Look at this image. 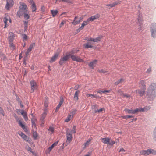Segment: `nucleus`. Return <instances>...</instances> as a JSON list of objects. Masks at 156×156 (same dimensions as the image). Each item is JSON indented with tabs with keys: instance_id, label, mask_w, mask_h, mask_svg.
<instances>
[{
	"instance_id": "1",
	"label": "nucleus",
	"mask_w": 156,
	"mask_h": 156,
	"mask_svg": "<svg viewBox=\"0 0 156 156\" xmlns=\"http://www.w3.org/2000/svg\"><path fill=\"white\" fill-rule=\"evenodd\" d=\"M146 98L148 101H153L156 97V83H152L147 89Z\"/></svg>"
},
{
	"instance_id": "2",
	"label": "nucleus",
	"mask_w": 156,
	"mask_h": 156,
	"mask_svg": "<svg viewBox=\"0 0 156 156\" xmlns=\"http://www.w3.org/2000/svg\"><path fill=\"white\" fill-rule=\"evenodd\" d=\"M19 8L20 9L17 12V15L20 17L23 15V13L27 12V7L25 4L21 2Z\"/></svg>"
},
{
	"instance_id": "3",
	"label": "nucleus",
	"mask_w": 156,
	"mask_h": 156,
	"mask_svg": "<svg viewBox=\"0 0 156 156\" xmlns=\"http://www.w3.org/2000/svg\"><path fill=\"white\" fill-rule=\"evenodd\" d=\"M145 108H139L134 110H133L132 109H129L127 108H125L124 111L126 113L129 114H134L137 113L138 112H143Z\"/></svg>"
},
{
	"instance_id": "4",
	"label": "nucleus",
	"mask_w": 156,
	"mask_h": 156,
	"mask_svg": "<svg viewBox=\"0 0 156 156\" xmlns=\"http://www.w3.org/2000/svg\"><path fill=\"white\" fill-rule=\"evenodd\" d=\"M151 31L152 36L153 38L156 37V24L155 23L152 24L150 27Z\"/></svg>"
},
{
	"instance_id": "5",
	"label": "nucleus",
	"mask_w": 156,
	"mask_h": 156,
	"mask_svg": "<svg viewBox=\"0 0 156 156\" xmlns=\"http://www.w3.org/2000/svg\"><path fill=\"white\" fill-rule=\"evenodd\" d=\"M69 57H70L73 61H76L78 62H83V60L79 56L74 55V54L69 53Z\"/></svg>"
},
{
	"instance_id": "6",
	"label": "nucleus",
	"mask_w": 156,
	"mask_h": 156,
	"mask_svg": "<svg viewBox=\"0 0 156 156\" xmlns=\"http://www.w3.org/2000/svg\"><path fill=\"white\" fill-rule=\"evenodd\" d=\"M14 4V2L13 0H6V4L5 6V8L7 9L12 7Z\"/></svg>"
},
{
	"instance_id": "7",
	"label": "nucleus",
	"mask_w": 156,
	"mask_h": 156,
	"mask_svg": "<svg viewBox=\"0 0 156 156\" xmlns=\"http://www.w3.org/2000/svg\"><path fill=\"white\" fill-rule=\"evenodd\" d=\"M47 112L46 111H44L42 115L41 116V117L40 122L41 123L42 126H44V119L47 115Z\"/></svg>"
},
{
	"instance_id": "8",
	"label": "nucleus",
	"mask_w": 156,
	"mask_h": 156,
	"mask_svg": "<svg viewBox=\"0 0 156 156\" xmlns=\"http://www.w3.org/2000/svg\"><path fill=\"white\" fill-rule=\"evenodd\" d=\"M69 57V55H66L63 58H61L59 61V63L61 65H62L65 63L64 62L67 61L68 60Z\"/></svg>"
},
{
	"instance_id": "9",
	"label": "nucleus",
	"mask_w": 156,
	"mask_h": 156,
	"mask_svg": "<svg viewBox=\"0 0 156 156\" xmlns=\"http://www.w3.org/2000/svg\"><path fill=\"white\" fill-rule=\"evenodd\" d=\"M100 15L99 14H97L95 15L92 16L91 17L89 18L87 20V21L89 23L90 21H93L94 20L99 18Z\"/></svg>"
},
{
	"instance_id": "10",
	"label": "nucleus",
	"mask_w": 156,
	"mask_h": 156,
	"mask_svg": "<svg viewBox=\"0 0 156 156\" xmlns=\"http://www.w3.org/2000/svg\"><path fill=\"white\" fill-rule=\"evenodd\" d=\"M66 133L67 136L66 141H67L68 144H69L72 140L73 137L72 134L67 131L66 132Z\"/></svg>"
},
{
	"instance_id": "11",
	"label": "nucleus",
	"mask_w": 156,
	"mask_h": 156,
	"mask_svg": "<svg viewBox=\"0 0 156 156\" xmlns=\"http://www.w3.org/2000/svg\"><path fill=\"white\" fill-rule=\"evenodd\" d=\"M31 85V90L32 92H34V89L37 87V85L36 82L34 80L31 81L30 82Z\"/></svg>"
},
{
	"instance_id": "12",
	"label": "nucleus",
	"mask_w": 156,
	"mask_h": 156,
	"mask_svg": "<svg viewBox=\"0 0 156 156\" xmlns=\"http://www.w3.org/2000/svg\"><path fill=\"white\" fill-rule=\"evenodd\" d=\"M139 86L140 88L143 90L146 89V83L144 80H141L139 82Z\"/></svg>"
},
{
	"instance_id": "13",
	"label": "nucleus",
	"mask_w": 156,
	"mask_h": 156,
	"mask_svg": "<svg viewBox=\"0 0 156 156\" xmlns=\"http://www.w3.org/2000/svg\"><path fill=\"white\" fill-rule=\"evenodd\" d=\"M58 141H57L53 144L51 145L50 147L49 148H48V149L46 151V153L47 154H48L50 153V152L51 151L52 149L53 148V147L55 146H56L58 143Z\"/></svg>"
},
{
	"instance_id": "14",
	"label": "nucleus",
	"mask_w": 156,
	"mask_h": 156,
	"mask_svg": "<svg viewBox=\"0 0 156 156\" xmlns=\"http://www.w3.org/2000/svg\"><path fill=\"white\" fill-rule=\"evenodd\" d=\"M142 17L141 14L140 13V12L139 11L138 13V18H137V21H138V22H139L140 24V25H139L140 28H141L142 27Z\"/></svg>"
},
{
	"instance_id": "15",
	"label": "nucleus",
	"mask_w": 156,
	"mask_h": 156,
	"mask_svg": "<svg viewBox=\"0 0 156 156\" xmlns=\"http://www.w3.org/2000/svg\"><path fill=\"white\" fill-rule=\"evenodd\" d=\"M121 1H118L115 2H114L112 4H107L106 6L107 7H110V8H112L115 6L116 5L120 4L121 3Z\"/></svg>"
},
{
	"instance_id": "16",
	"label": "nucleus",
	"mask_w": 156,
	"mask_h": 156,
	"mask_svg": "<svg viewBox=\"0 0 156 156\" xmlns=\"http://www.w3.org/2000/svg\"><path fill=\"white\" fill-rule=\"evenodd\" d=\"M151 153V149H148L147 150H143L140 151V154H143L145 155H148Z\"/></svg>"
},
{
	"instance_id": "17",
	"label": "nucleus",
	"mask_w": 156,
	"mask_h": 156,
	"mask_svg": "<svg viewBox=\"0 0 156 156\" xmlns=\"http://www.w3.org/2000/svg\"><path fill=\"white\" fill-rule=\"evenodd\" d=\"M14 34L12 32H10L9 34L8 39L9 42H13V40L14 39Z\"/></svg>"
},
{
	"instance_id": "18",
	"label": "nucleus",
	"mask_w": 156,
	"mask_h": 156,
	"mask_svg": "<svg viewBox=\"0 0 156 156\" xmlns=\"http://www.w3.org/2000/svg\"><path fill=\"white\" fill-rule=\"evenodd\" d=\"M64 100L62 97L60 99V102L59 103L58 105L57 106L55 110V112H57L58 111L60 108V107L61 105L63 103Z\"/></svg>"
},
{
	"instance_id": "19",
	"label": "nucleus",
	"mask_w": 156,
	"mask_h": 156,
	"mask_svg": "<svg viewBox=\"0 0 156 156\" xmlns=\"http://www.w3.org/2000/svg\"><path fill=\"white\" fill-rule=\"evenodd\" d=\"M101 141L105 144H108L110 143V139L106 137L102 138Z\"/></svg>"
},
{
	"instance_id": "20",
	"label": "nucleus",
	"mask_w": 156,
	"mask_h": 156,
	"mask_svg": "<svg viewBox=\"0 0 156 156\" xmlns=\"http://www.w3.org/2000/svg\"><path fill=\"white\" fill-rule=\"evenodd\" d=\"M59 55V53L58 52L55 53L54 55L51 58V60L50 61L51 62H55L56 58L58 57Z\"/></svg>"
},
{
	"instance_id": "21",
	"label": "nucleus",
	"mask_w": 156,
	"mask_h": 156,
	"mask_svg": "<svg viewBox=\"0 0 156 156\" xmlns=\"http://www.w3.org/2000/svg\"><path fill=\"white\" fill-rule=\"evenodd\" d=\"M102 38V36H101L95 38H92V41L95 42H98L100 41Z\"/></svg>"
},
{
	"instance_id": "22",
	"label": "nucleus",
	"mask_w": 156,
	"mask_h": 156,
	"mask_svg": "<svg viewBox=\"0 0 156 156\" xmlns=\"http://www.w3.org/2000/svg\"><path fill=\"white\" fill-rule=\"evenodd\" d=\"M145 90H141L139 89H138L136 90V92L137 94H138L140 95V96L141 97L143 96L145 92Z\"/></svg>"
},
{
	"instance_id": "23",
	"label": "nucleus",
	"mask_w": 156,
	"mask_h": 156,
	"mask_svg": "<svg viewBox=\"0 0 156 156\" xmlns=\"http://www.w3.org/2000/svg\"><path fill=\"white\" fill-rule=\"evenodd\" d=\"M83 19V18L80 17V20L78 21H75V20H73V21L71 22V23L72 24L76 25L78 24Z\"/></svg>"
},
{
	"instance_id": "24",
	"label": "nucleus",
	"mask_w": 156,
	"mask_h": 156,
	"mask_svg": "<svg viewBox=\"0 0 156 156\" xmlns=\"http://www.w3.org/2000/svg\"><path fill=\"white\" fill-rule=\"evenodd\" d=\"M80 92L79 90L76 91L74 94V100L77 101L78 100V94Z\"/></svg>"
},
{
	"instance_id": "25",
	"label": "nucleus",
	"mask_w": 156,
	"mask_h": 156,
	"mask_svg": "<svg viewBox=\"0 0 156 156\" xmlns=\"http://www.w3.org/2000/svg\"><path fill=\"white\" fill-rule=\"evenodd\" d=\"M90 43V42H87V44H83V47L85 48H92L93 47V46L91 45H90L89 44Z\"/></svg>"
},
{
	"instance_id": "26",
	"label": "nucleus",
	"mask_w": 156,
	"mask_h": 156,
	"mask_svg": "<svg viewBox=\"0 0 156 156\" xmlns=\"http://www.w3.org/2000/svg\"><path fill=\"white\" fill-rule=\"evenodd\" d=\"M86 96L87 97H93V98H100V97L99 96L97 95L96 94L94 95V94H87Z\"/></svg>"
},
{
	"instance_id": "27",
	"label": "nucleus",
	"mask_w": 156,
	"mask_h": 156,
	"mask_svg": "<svg viewBox=\"0 0 156 156\" xmlns=\"http://www.w3.org/2000/svg\"><path fill=\"white\" fill-rule=\"evenodd\" d=\"M32 2L33 3L31 5V9L32 12L35 11L36 10V6L35 4L33 2V1L32 0Z\"/></svg>"
},
{
	"instance_id": "28",
	"label": "nucleus",
	"mask_w": 156,
	"mask_h": 156,
	"mask_svg": "<svg viewBox=\"0 0 156 156\" xmlns=\"http://www.w3.org/2000/svg\"><path fill=\"white\" fill-rule=\"evenodd\" d=\"M51 13L52 14L53 17H55L57 15L58 12L57 10H51Z\"/></svg>"
},
{
	"instance_id": "29",
	"label": "nucleus",
	"mask_w": 156,
	"mask_h": 156,
	"mask_svg": "<svg viewBox=\"0 0 156 156\" xmlns=\"http://www.w3.org/2000/svg\"><path fill=\"white\" fill-rule=\"evenodd\" d=\"M124 81V79L121 78L119 80H118L117 81L115 82L114 83V84L115 85H117L120 83H121L122 82Z\"/></svg>"
},
{
	"instance_id": "30",
	"label": "nucleus",
	"mask_w": 156,
	"mask_h": 156,
	"mask_svg": "<svg viewBox=\"0 0 156 156\" xmlns=\"http://www.w3.org/2000/svg\"><path fill=\"white\" fill-rule=\"evenodd\" d=\"M25 140L26 142H28L29 143H31V140L30 138L28 137L27 135H26V137L23 139Z\"/></svg>"
},
{
	"instance_id": "31",
	"label": "nucleus",
	"mask_w": 156,
	"mask_h": 156,
	"mask_svg": "<svg viewBox=\"0 0 156 156\" xmlns=\"http://www.w3.org/2000/svg\"><path fill=\"white\" fill-rule=\"evenodd\" d=\"M76 109H73L72 110V111L69 113V115L73 117L76 113Z\"/></svg>"
},
{
	"instance_id": "32",
	"label": "nucleus",
	"mask_w": 156,
	"mask_h": 156,
	"mask_svg": "<svg viewBox=\"0 0 156 156\" xmlns=\"http://www.w3.org/2000/svg\"><path fill=\"white\" fill-rule=\"evenodd\" d=\"M153 137L154 140L156 141V127L154 129V131L153 132Z\"/></svg>"
},
{
	"instance_id": "33",
	"label": "nucleus",
	"mask_w": 156,
	"mask_h": 156,
	"mask_svg": "<svg viewBox=\"0 0 156 156\" xmlns=\"http://www.w3.org/2000/svg\"><path fill=\"white\" fill-rule=\"evenodd\" d=\"M90 140L89 139L86 142L84 143V145L83 147V148L84 149H85L86 148V147L89 145V142H90Z\"/></svg>"
},
{
	"instance_id": "34",
	"label": "nucleus",
	"mask_w": 156,
	"mask_h": 156,
	"mask_svg": "<svg viewBox=\"0 0 156 156\" xmlns=\"http://www.w3.org/2000/svg\"><path fill=\"white\" fill-rule=\"evenodd\" d=\"M37 132L35 131H33V137L34 139L36 140L37 136Z\"/></svg>"
},
{
	"instance_id": "35",
	"label": "nucleus",
	"mask_w": 156,
	"mask_h": 156,
	"mask_svg": "<svg viewBox=\"0 0 156 156\" xmlns=\"http://www.w3.org/2000/svg\"><path fill=\"white\" fill-rule=\"evenodd\" d=\"M27 12H26L23 13L24 14V17L26 19V20H28L30 18L29 15L27 13Z\"/></svg>"
},
{
	"instance_id": "36",
	"label": "nucleus",
	"mask_w": 156,
	"mask_h": 156,
	"mask_svg": "<svg viewBox=\"0 0 156 156\" xmlns=\"http://www.w3.org/2000/svg\"><path fill=\"white\" fill-rule=\"evenodd\" d=\"M122 118L123 119H126L127 118H131L133 117V116L132 115H126L124 116H121Z\"/></svg>"
},
{
	"instance_id": "37",
	"label": "nucleus",
	"mask_w": 156,
	"mask_h": 156,
	"mask_svg": "<svg viewBox=\"0 0 156 156\" xmlns=\"http://www.w3.org/2000/svg\"><path fill=\"white\" fill-rule=\"evenodd\" d=\"M22 38H23V41H26L28 37L26 34H24L22 35Z\"/></svg>"
},
{
	"instance_id": "38",
	"label": "nucleus",
	"mask_w": 156,
	"mask_h": 156,
	"mask_svg": "<svg viewBox=\"0 0 156 156\" xmlns=\"http://www.w3.org/2000/svg\"><path fill=\"white\" fill-rule=\"evenodd\" d=\"M30 115L32 117L31 118V122H35V121H36L37 120L36 119L34 116L33 114L31 113V114H30Z\"/></svg>"
},
{
	"instance_id": "39",
	"label": "nucleus",
	"mask_w": 156,
	"mask_h": 156,
	"mask_svg": "<svg viewBox=\"0 0 156 156\" xmlns=\"http://www.w3.org/2000/svg\"><path fill=\"white\" fill-rule=\"evenodd\" d=\"M79 51V50L73 49L71 50L70 53L74 54L77 53Z\"/></svg>"
},
{
	"instance_id": "40",
	"label": "nucleus",
	"mask_w": 156,
	"mask_h": 156,
	"mask_svg": "<svg viewBox=\"0 0 156 156\" xmlns=\"http://www.w3.org/2000/svg\"><path fill=\"white\" fill-rule=\"evenodd\" d=\"M20 135L21 137L23 139L25 137H26V135L25 134L23 133V132H19L18 133Z\"/></svg>"
},
{
	"instance_id": "41",
	"label": "nucleus",
	"mask_w": 156,
	"mask_h": 156,
	"mask_svg": "<svg viewBox=\"0 0 156 156\" xmlns=\"http://www.w3.org/2000/svg\"><path fill=\"white\" fill-rule=\"evenodd\" d=\"M71 116L69 115L67 118L65 120V122H69L71 120Z\"/></svg>"
},
{
	"instance_id": "42",
	"label": "nucleus",
	"mask_w": 156,
	"mask_h": 156,
	"mask_svg": "<svg viewBox=\"0 0 156 156\" xmlns=\"http://www.w3.org/2000/svg\"><path fill=\"white\" fill-rule=\"evenodd\" d=\"M48 130L50 131L51 132V133H52L54 131V128L52 127H50L48 129Z\"/></svg>"
},
{
	"instance_id": "43",
	"label": "nucleus",
	"mask_w": 156,
	"mask_h": 156,
	"mask_svg": "<svg viewBox=\"0 0 156 156\" xmlns=\"http://www.w3.org/2000/svg\"><path fill=\"white\" fill-rule=\"evenodd\" d=\"M0 114H2L3 116H4V115H5L4 111L3 110L2 108L1 107H0Z\"/></svg>"
},
{
	"instance_id": "44",
	"label": "nucleus",
	"mask_w": 156,
	"mask_h": 156,
	"mask_svg": "<svg viewBox=\"0 0 156 156\" xmlns=\"http://www.w3.org/2000/svg\"><path fill=\"white\" fill-rule=\"evenodd\" d=\"M104 109L103 108H101L100 109L98 110H96L95 109L94 110V112H95V113L98 112V113H100L101 111H103Z\"/></svg>"
},
{
	"instance_id": "45",
	"label": "nucleus",
	"mask_w": 156,
	"mask_h": 156,
	"mask_svg": "<svg viewBox=\"0 0 156 156\" xmlns=\"http://www.w3.org/2000/svg\"><path fill=\"white\" fill-rule=\"evenodd\" d=\"M45 8L44 6H42L41 8V11L42 12H44L45 11Z\"/></svg>"
},
{
	"instance_id": "46",
	"label": "nucleus",
	"mask_w": 156,
	"mask_h": 156,
	"mask_svg": "<svg viewBox=\"0 0 156 156\" xmlns=\"http://www.w3.org/2000/svg\"><path fill=\"white\" fill-rule=\"evenodd\" d=\"M35 45V43H33L31 44L28 48L32 50V49L34 47Z\"/></svg>"
},
{
	"instance_id": "47",
	"label": "nucleus",
	"mask_w": 156,
	"mask_h": 156,
	"mask_svg": "<svg viewBox=\"0 0 156 156\" xmlns=\"http://www.w3.org/2000/svg\"><path fill=\"white\" fill-rule=\"evenodd\" d=\"M89 66L90 67H91L92 68V69H94V64L93 63V62H90L89 64Z\"/></svg>"
},
{
	"instance_id": "48",
	"label": "nucleus",
	"mask_w": 156,
	"mask_h": 156,
	"mask_svg": "<svg viewBox=\"0 0 156 156\" xmlns=\"http://www.w3.org/2000/svg\"><path fill=\"white\" fill-rule=\"evenodd\" d=\"M26 148L27 150L29 151L30 152L32 151V150L31 148L28 145L26 146Z\"/></svg>"
},
{
	"instance_id": "49",
	"label": "nucleus",
	"mask_w": 156,
	"mask_h": 156,
	"mask_svg": "<svg viewBox=\"0 0 156 156\" xmlns=\"http://www.w3.org/2000/svg\"><path fill=\"white\" fill-rule=\"evenodd\" d=\"M16 100L18 101L19 104L22 102V101L20 100V98L18 96L17 94H16Z\"/></svg>"
},
{
	"instance_id": "50",
	"label": "nucleus",
	"mask_w": 156,
	"mask_h": 156,
	"mask_svg": "<svg viewBox=\"0 0 156 156\" xmlns=\"http://www.w3.org/2000/svg\"><path fill=\"white\" fill-rule=\"evenodd\" d=\"M151 154L153 155L156 154V151L154 150L153 149H151Z\"/></svg>"
},
{
	"instance_id": "51",
	"label": "nucleus",
	"mask_w": 156,
	"mask_h": 156,
	"mask_svg": "<svg viewBox=\"0 0 156 156\" xmlns=\"http://www.w3.org/2000/svg\"><path fill=\"white\" fill-rule=\"evenodd\" d=\"M88 23V22L87 20L86 21H83V23H82V25L84 27V26L86 25H87Z\"/></svg>"
},
{
	"instance_id": "52",
	"label": "nucleus",
	"mask_w": 156,
	"mask_h": 156,
	"mask_svg": "<svg viewBox=\"0 0 156 156\" xmlns=\"http://www.w3.org/2000/svg\"><path fill=\"white\" fill-rule=\"evenodd\" d=\"M85 40L87 41H92V38L89 37H86L85 38Z\"/></svg>"
},
{
	"instance_id": "53",
	"label": "nucleus",
	"mask_w": 156,
	"mask_h": 156,
	"mask_svg": "<svg viewBox=\"0 0 156 156\" xmlns=\"http://www.w3.org/2000/svg\"><path fill=\"white\" fill-rule=\"evenodd\" d=\"M31 51V49H29V48H28L27 51L26 52V53H25L26 55L27 56H28L29 54V53L30 51Z\"/></svg>"
},
{
	"instance_id": "54",
	"label": "nucleus",
	"mask_w": 156,
	"mask_h": 156,
	"mask_svg": "<svg viewBox=\"0 0 156 156\" xmlns=\"http://www.w3.org/2000/svg\"><path fill=\"white\" fill-rule=\"evenodd\" d=\"M21 114L23 116V117L27 115L26 113L23 110H22L21 112Z\"/></svg>"
},
{
	"instance_id": "55",
	"label": "nucleus",
	"mask_w": 156,
	"mask_h": 156,
	"mask_svg": "<svg viewBox=\"0 0 156 156\" xmlns=\"http://www.w3.org/2000/svg\"><path fill=\"white\" fill-rule=\"evenodd\" d=\"M71 132L73 133H76V126H73L72 130L71 131Z\"/></svg>"
},
{
	"instance_id": "56",
	"label": "nucleus",
	"mask_w": 156,
	"mask_h": 156,
	"mask_svg": "<svg viewBox=\"0 0 156 156\" xmlns=\"http://www.w3.org/2000/svg\"><path fill=\"white\" fill-rule=\"evenodd\" d=\"M62 2H66L67 3H71V2L70 0H62Z\"/></svg>"
},
{
	"instance_id": "57",
	"label": "nucleus",
	"mask_w": 156,
	"mask_h": 156,
	"mask_svg": "<svg viewBox=\"0 0 156 156\" xmlns=\"http://www.w3.org/2000/svg\"><path fill=\"white\" fill-rule=\"evenodd\" d=\"M115 141H112L111 140V141H110V143L108 144L109 145H113L114 144H115Z\"/></svg>"
},
{
	"instance_id": "58",
	"label": "nucleus",
	"mask_w": 156,
	"mask_h": 156,
	"mask_svg": "<svg viewBox=\"0 0 156 156\" xmlns=\"http://www.w3.org/2000/svg\"><path fill=\"white\" fill-rule=\"evenodd\" d=\"M25 131L27 130L26 128L25 127V126L23 124L21 126H20Z\"/></svg>"
},
{
	"instance_id": "59",
	"label": "nucleus",
	"mask_w": 156,
	"mask_h": 156,
	"mask_svg": "<svg viewBox=\"0 0 156 156\" xmlns=\"http://www.w3.org/2000/svg\"><path fill=\"white\" fill-rule=\"evenodd\" d=\"M12 42H9V44L10 45V46L13 48H14L15 47V46L13 45Z\"/></svg>"
},
{
	"instance_id": "60",
	"label": "nucleus",
	"mask_w": 156,
	"mask_h": 156,
	"mask_svg": "<svg viewBox=\"0 0 156 156\" xmlns=\"http://www.w3.org/2000/svg\"><path fill=\"white\" fill-rule=\"evenodd\" d=\"M31 123L32 124V126H34V127H36V125L35 122H31Z\"/></svg>"
},
{
	"instance_id": "61",
	"label": "nucleus",
	"mask_w": 156,
	"mask_h": 156,
	"mask_svg": "<svg viewBox=\"0 0 156 156\" xmlns=\"http://www.w3.org/2000/svg\"><path fill=\"white\" fill-rule=\"evenodd\" d=\"M98 72L100 73H105L106 72V71H104L103 69L99 70Z\"/></svg>"
},
{
	"instance_id": "62",
	"label": "nucleus",
	"mask_w": 156,
	"mask_h": 156,
	"mask_svg": "<svg viewBox=\"0 0 156 156\" xmlns=\"http://www.w3.org/2000/svg\"><path fill=\"white\" fill-rule=\"evenodd\" d=\"M97 105H93V106H92V108L93 109H96L97 108Z\"/></svg>"
},
{
	"instance_id": "63",
	"label": "nucleus",
	"mask_w": 156,
	"mask_h": 156,
	"mask_svg": "<svg viewBox=\"0 0 156 156\" xmlns=\"http://www.w3.org/2000/svg\"><path fill=\"white\" fill-rule=\"evenodd\" d=\"M151 71V67H150L147 70V73H149Z\"/></svg>"
},
{
	"instance_id": "64",
	"label": "nucleus",
	"mask_w": 156,
	"mask_h": 156,
	"mask_svg": "<svg viewBox=\"0 0 156 156\" xmlns=\"http://www.w3.org/2000/svg\"><path fill=\"white\" fill-rule=\"evenodd\" d=\"M25 121H27L28 120V118L27 116V115L23 117Z\"/></svg>"
}]
</instances>
